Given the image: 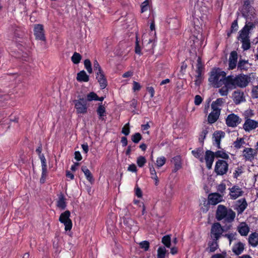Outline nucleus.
<instances>
[{
	"mask_svg": "<svg viewBox=\"0 0 258 258\" xmlns=\"http://www.w3.org/2000/svg\"><path fill=\"white\" fill-rule=\"evenodd\" d=\"M228 76L226 73L219 68H213L210 73L208 81L210 84L214 88H220L219 93L222 96L228 95V87H227Z\"/></svg>",
	"mask_w": 258,
	"mask_h": 258,
	"instance_id": "f257e3e1",
	"label": "nucleus"
},
{
	"mask_svg": "<svg viewBox=\"0 0 258 258\" xmlns=\"http://www.w3.org/2000/svg\"><path fill=\"white\" fill-rule=\"evenodd\" d=\"M252 78L254 79L252 74L244 75L241 74L235 76L233 75L228 76L227 84L228 93L230 90L234 89L237 87L241 88L246 87L251 82Z\"/></svg>",
	"mask_w": 258,
	"mask_h": 258,
	"instance_id": "f03ea898",
	"label": "nucleus"
},
{
	"mask_svg": "<svg viewBox=\"0 0 258 258\" xmlns=\"http://www.w3.org/2000/svg\"><path fill=\"white\" fill-rule=\"evenodd\" d=\"M216 217L218 221L224 220L230 223L234 220L235 213L231 209H227L225 206L220 205L217 209Z\"/></svg>",
	"mask_w": 258,
	"mask_h": 258,
	"instance_id": "7ed1b4c3",
	"label": "nucleus"
},
{
	"mask_svg": "<svg viewBox=\"0 0 258 258\" xmlns=\"http://www.w3.org/2000/svg\"><path fill=\"white\" fill-rule=\"evenodd\" d=\"M255 28V24L252 22L246 23L243 28L239 31L237 39L239 40L250 39V31Z\"/></svg>",
	"mask_w": 258,
	"mask_h": 258,
	"instance_id": "20e7f679",
	"label": "nucleus"
},
{
	"mask_svg": "<svg viewBox=\"0 0 258 258\" xmlns=\"http://www.w3.org/2000/svg\"><path fill=\"white\" fill-rule=\"evenodd\" d=\"M257 155L256 149L251 148L245 147L242 152V157L245 162H252L256 159Z\"/></svg>",
	"mask_w": 258,
	"mask_h": 258,
	"instance_id": "39448f33",
	"label": "nucleus"
},
{
	"mask_svg": "<svg viewBox=\"0 0 258 258\" xmlns=\"http://www.w3.org/2000/svg\"><path fill=\"white\" fill-rule=\"evenodd\" d=\"M74 102L77 113L85 114L87 113L88 106L86 99L81 98L74 100Z\"/></svg>",
	"mask_w": 258,
	"mask_h": 258,
	"instance_id": "423d86ee",
	"label": "nucleus"
},
{
	"mask_svg": "<svg viewBox=\"0 0 258 258\" xmlns=\"http://www.w3.org/2000/svg\"><path fill=\"white\" fill-rule=\"evenodd\" d=\"M71 213L67 210L62 213L59 218V221L64 225L66 231L70 230L72 228V222L70 219Z\"/></svg>",
	"mask_w": 258,
	"mask_h": 258,
	"instance_id": "0eeeda50",
	"label": "nucleus"
},
{
	"mask_svg": "<svg viewBox=\"0 0 258 258\" xmlns=\"http://www.w3.org/2000/svg\"><path fill=\"white\" fill-rule=\"evenodd\" d=\"M228 170V164L226 161L218 160L215 164L214 171L217 175H223Z\"/></svg>",
	"mask_w": 258,
	"mask_h": 258,
	"instance_id": "6e6552de",
	"label": "nucleus"
},
{
	"mask_svg": "<svg viewBox=\"0 0 258 258\" xmlns=\"http://www.w3.org/2000/svg\"><path fill=\"white\" fill-rule=\"evenodd\" d=\"M242 119L236 114L231 113L229 114L226 119V123L228 126L236 127L241 123Z\"/></svg>",
	"mask_w": 258,
	"mask_h": 258,
	"instance_id": "1a4fd4ad",
	"label": "nucleus"
},
{
	"mask_svg": "<svg viewBox=\"0 0 258 258\" xmlns=\"http://www.w3.org/2000/svg\"><path fill=\"white\" fill-rule=\"evenodd\" d=\"M223 230L219 223L214 224L211 228V237L213 240H217L220 237Z\"/></svg>",
	"mask_w": 258,
	"mask_h": 258,
	"instance_id": "9d476101",
	"label": "nucleus"
},
{
	"mask_svg": "<svg viewBox=\"0 0 258 258\" xmlns=\"http://www.w3.org/2000/svg\"><path fill=\"white\" fill-rule=\"evenodd\" d=\"M34 34L37 40L45 41L43 26L41 24L35 25L34 28Z\"/></svg>",
	"mask_w": 258,
	"mask_h": 258,
	"instance_id": "9b49d317",
	"label": "nucleus"
},
{
	"mask_svg": "<svg viewBox=\"0 0 258 258\" xmlns=\"http://www.w3.org/2000/svg\"><path fill=\"white\" fill-rule=\"evenodd\" d=\"M257 127L258 121L250 118H247L243 125V128L246 132H250Z\"/></svg>",
	"mask_w": 258,
	"mask_h": 258,
	"instance_id": "f8f14e48",
	"label": "nucleus"
},
{
	"mask_svg": "<svg viewBox=\"0 0 258 258\" xmlns=\"http://www.w3.org/2000/svg\"><path fill=\"white\" fill-rule=\"evenodd\" d=\"M215 157V156L213 152L210 150H207L206 151L204 159L208 169H210L212 168Z\"/></svg>",
	"mask_w": 258,
	"mask_h": 258,
	"instance_id": "ddd939ff",
	"label": "nucleus"
},
{
	"mask_svg": "<svg viewBox=\"0 0 258 258\" xmlns=\"http://www.w3.org/2000/svg\"><path fill=\"white\" fill-rule=\"evenodd\" d=\"M225 133L222 131H218L213 134V144L218 149H221L220 146L221 140L224 137Z\"/></svg>",
	"mask_w": 258,
	"mask_h": 258,
	"instance_id": "4468645a",
	"label": "nucleus"
},
{
	"mask_svg": "<svg viewBox=\"0 0 258 258\" xmlns=\"http://www.w3.org/2000/svg\"><path fill=\"white\" fill-rule=\"evenodd\" d=\"M222 201L223 196L218 193H212L208 196V202L211 205H216Z\"/></svg>",
	"mask_w": 258,
	"mask_h": 258,
	"instance_id": "2eb2a0df",
	"label": "nucleus"
},
{
	"mask_svg": "<svg viewBox=\"0 0 258 258\" xmlns=\"http://www.w3.org/2000/svg\"><path fill=\"white\" fill-rule=\"evenodd\" d=\"M237 53L235 51H232L229 56L228 60L229 70H233L237 67Z\"/></svg>",
	"mask_w": 258,
	"mask_h": 258,
	"instance_id": "dca6fc26",
	"label": "nucleus"
},
{
	"mask_svg": "<svg viewBox=\"0 0 258 258\" xmlns=\"http://www.w3.org/2000/svg\"><path fill=\"white\" fill-rule=\"evenodd\" d=\"M212 109L213 110L209 114L208 117V120L210 123H213L217 120L221 111L220 108H214Z\"/></svg>",
	"mask_w": 258,
	"mask_h": 258,
	"instance_id": "f3484780",
	"label": "nucleus"
},
{
	"mask_svg": "<svg viewBox=\"0 0 258 258\" xmlns=\"http://www.w3.org/2000/svg\"><path fill=\"white\" fill-rule=\"evenodd\" d=\"M243 191L238 186L234 185L230 188V196L232 199H236L242 196Z\"/></svg>",
	"mask_w": 258,
	"mask_h": 258,
	"instance_id": "a211bd4d",
	"label": "nucleus"
},
{
	"mask_svg": "<svg viewBox=\"0 0 258 258\" xmlns=\"http://www.w3.org/2000/svg\"><path fill=\"white\" fill-rule=\"evenodd\" d=\"M232 97L233 100L236 104H239L245 100L243 92L239 91H234L233 93Z\"/></svg>",
	"mask_w": 258,
	"mask_h": 258,
	"instance_id": "6ab92c4d",
	"label": "nucleus"
},
{
	"mask_svg": "<svg viewBox=\"0 0 258 258\" xmlns=\"http://www.w3.org/2000/svg\"><path fill=\"white\" fill-rule=\"evenodd\" d=\"M236 210L238 214H241L243 212L247 206V202L245 199H241L237 201L236 204Z\"/></svg>",
	"mask_w": 258,
	"mask_h": 258,
	"instance_id": "aec40b11",
	"label": "nucleus"
},
{
	"mask_svg": "<svg viewBox=\"0 0 258 258\" xmlns=\"http://www.w3.org/2000/svg\"><path fill=\"white\" fill-rule=\"evenodd\" d=\"M96 79L98 80L101 89H104L107 85V80L103 74V72L96 74Z\"/></svg>",
	"mask_w": 258,
	"mask_h": 258,
	"instance_id": "412c9836",
	"label": "nucleus"
},
{
	"mask_svg": "<svg viewBox=\"0 0 258 258\" xmlns=\"http://www.w3.org/2000/svg\"><path fill=\"white\" fill-rule=\"evenodd\" d=\"M250 67L248 60L240 59L237 63V70L240 71H247Z\"/></svg>",
	"mask_w": 258,
	"mask_h": 258,
	"instance_id": "4be33fe9",
	"label": "nucleus"
},
{
	"mask_svg": "<svg viewBox=\"0 0 258 258\" xmlns=\"http://www.w3.org/2000/svg\"><path fill=\"white\" fill-rule=\"evenodd\" d=\"M204 150L202 148H197L191 151L192 155L198 159L201 162H204Z\"/></svg>",
	"mask_w": 258,
	"mask_h": 258,
	"instance_id": "5701e85b",
	"label": "nucleus"
},
{
	"mask_svg": "<svg viewBox=\"0 0 258 258\" xmlns=\"http://www.w3.org/2000/svg\"><path fill=\"white\" fill-rule=\"evenodd\" d=\"M244 248V244L241 242H238L233 245L232 250L234 254L238 255L243 252Z\"/></svg>",
	"mask_w": 258,
	"mask_h": 258,
	"instance_id": "b1692460",
	"label": "nucleus"
},
{
	"mask_svg": "<svg viewBox=\"0 0 258 258\" xmlns=\"http://www.w3.org/2000/svg\"><path fill=\"white\" fill-rule=\"evenodd\" d=\"M248 242L252 247L258 245V233L253 232L250 234L248 237Z\"/></svg>",
	"mask_w": 258,
	"mask_h": 258,
	"instance_id": "393cba45",
	"label": "nucleus"
},
{
	"mask_svg": "<svg viewBox=\"0 0 258 258\" xmlns=\"http://www.w3.org/2000/svg\"><path fill=\"white\" fill-rule=\"evenodd\" d=\"M171 162L173 163V164L174 165V167L173 170V172H176L177 171H178L179 169L181 168V158H180V156H177L173 157L171 160Z\"/></svg>",
	"mask_w": 258,
	"mask_h": 258,
	"instance_id": "a878e982",
	"label": "nucleus"
},
{
	"mask_svg": "<svg viewBox=\"0 0 258 258\" xmlns=\"http://www.w3.org/2000/svg\"><path fill=\"white\" fill-rule=\"evenodd\" d=\"M238 231L241 235L246 236L249 231V228L245 223H242L238 226Z\"/></svg>",
	"mask_w": 258,
	"mask_h": 258,
	"instance_id": "bb28decb",
	"label": "nucleus"
},
{
	"mask_svg": "<svg viewBox=\"0 0 258 258\" xmlns=\"http://www.w3.org/2000/svg\"><path fill=\"white\" fill-rule=\"evenodd\" d=\"M89 79V76L84 71H81L77 74V80L79 82H87Z\"/></svg>",
	"mask_w": 258,
	"mask_h": 258,
	"instance_id": "cd10ccee",
	"label": "nucleus"
},
{
	"mask_svg": "<svg viewBox=\"0 0 258 258\" xmlns=\"http://www.w3.org/2000/svg\"><path fill=\"white\" fill-rule=\"evenodd\" d=\"M96 111L99 116V119L103 120V117L106 116V109L105 106L103 105L102 103L99 104Z\"/></svg>",
	"mask_w": 258,
	"mask_h": 258,
	"instance_id": "c85d7f7f",
	"label": "nucleus"
},
{
	"mask_svg": "<svg viewBox=\"0 0 258 258\" xmlns=\"http://www.w3.org/2000/svg\"><path fill=\"white\" fill-rule=\"evenodd\" d=\"M82 171L84 172L86 178L90 182L92 183L94 182V179L93 177L92 174L90 171L87 168L86 166H82L81 168Z\"/></svg>",
	"mask_w": 258,
	"mask_h": 258,
	"instance_id": "c756f323",
	"label": "nucleus"
},
{
	"mask_svg": "<svg viewBox=\"0 0 258 258\" xmlns=\"http://www.w3.org/2000/svg\"><path fill=\"white\" fill-rule=\"evenodd\" d=\"M66 199L63 194H61L58 197V200L57 201V206L61 210H64L66 208Z\"/></svg>",
	"mask_w": 258,
	"mask_h": 258,
	"instance_id": "7c9ffc66",
	"label": "nucleus"
},
{
	"mask_svg": "<svg viewBox=\"0 0 258 258\" xmlns=\"http://www.w3.org/2000/svg\"><path fill=\"white\" fill-rule=\"evenodd\" d=\"M214 154L217 158H221L224 159H228L229 158L228 154L223 149L215 152Z\"/></svg>",
	"mask_w": 258,
	"mask_h": 258,
	"instance_id": "2f4dec72",
	"label": "nucleus"
},
{
	"mask_svg": "<svg viewBox=\"0 0 258 258\" xmlns=\"http://www.w3.org/2000/svg\"><path fill=\"white\" fill-rule=\"evenodd\" d=\"M150 29L151 31V35H153V36L152 38H149L148 43L149 44L152 43L151 47H153L154 41H155V36H156V32L155 31V24L153 22L151 23V24H150Z\"/></svg>",
	"mask_w": 258,
	"mask_h": 258,
	"instance_id": "473e14b6",
	"label": "nucleus"
},
{
	"mask_svg": "<svg viewBox=\"0 0 258 258\" xmlns=\"http://www.w3.org/2000/svg\"><path fill=\"white\" fill-rule=\"evenodd\" d=\"M245 144L244 139L242 138H237L233 143L234 147L239 149L241 148Z\"/></svg>",
	"mask_w": 258,
	"mask_h": 258,
	"instance_id": "72a5a7b5",
	"label": "nucleus"
},
{
	"mask_svg": "<svg viewBox=\"0 0 258 258\" xmlns=\"http://www.w3.org/2000/svg\"><path fill=\"white\" fill-rule=\"evenodd\" d=\"M218 247V244L217 240H214L213 241L209 243V246L207 250L210 252H214Z\"/></svg>",
	"mask_w": 258,
	"mask_h": 258,
	"instance_id": "f704fd0d",
	"label": "nucleus"
},
{
	"mask_svg": "<svg viewBox=\"0 0 258 258\" xmlns=\"http://www.w3.org/2000/svg\"><path fill=\"white\" fill-rule=\"evenodd\" d=\"M209 132L208 128L206 127L203 128L202 131L200 134L199 140V142L202 144H204V140L206 138V136Z\"/></svg>",
	"mask_w": 258,
	"mask_h": 258,
	"instance_id": "c9c22d12",
	"label": "nucleus"
},
{
	"mask_svg": "<svg viewBox=\"0 0 258 258\" xmlns=\"http://www.w3.org/2000/svg\"><path fill=\"white\" fill-rule=\"evenodd\" d=\"M242 43L241 48L244 51L247 50L250 48V39L240 40Z\"/></svg>",
	"mask_w": 258,
	"mask_h": 258,
	"instance_id": "e433bc0d",
	"label": "nucleus"
},
{
	"mask_svg": "<svg viewBox=\"0 0 258 258\" xmlns=\"http://www.w3.org/2000/svg\"><path fill=\"white\" fill-rule=\"evenodd\" d=\"M82 58L81 54L78 52H75L71 57L72 61L75 64H78L80 62Z\"/></svg>",
	"mask_w": 258,
	"mask_h": 258,
	"instance_id": "4c0bfd02",
	"label": "nucleus"
},
{
	"mask_svg": "<svg viewBox=\"0 0 258 258\" xmlns=\"http://www.w3.org/2000/svg\"><path fill=\"white\" fill-rule=\"evenodd\" d=\"M224 102V99L222 98H218L215 101H214L211 105L212 108H219Z\"/></svg>",
	"mask_w": 258,
	"mask_h": 258,
	"instance_id": "58836bf2",
	"label": "nucleus"
},
{
	"mask_svg": "<svg viewBox=\"0 0 258 258\" xmlns=\"http://www.w3.org/2000/svg\"><path fill=\"white\" fill-rule=\"evenodd\" d=\"M123 224L127 226L128 228H131L135 223L134 220L130 218H123Z\"/></svg>",
	"mask_w": 258,
	"mask_h": 258,
	"instance_id": "ea45409f",
	"label": "nucleus"
},
{
	"mask_svg": "<svg viewBox=\"0 0 258 258\" xmlns=\"http://www.w3.org/2000/svg\"><path fill=\"white\" fill-rule=\"evenodd\" d=\"M162 242L167 247H170L171 245V237L169 235L164 236L162 238Z\"/></svg>",
	"mask_w": 258,
	"mask_h": 258,
	"instance_id": "a19ab883",
	"label": "nucleus"
},
{
	"mask_svg": "<svg viewBox=\"0 0 258 258\" xmlns=\"http://www.w3.org/2000/svg\"><path fill=\"white\" fill-rule=\"evenodd\" d=\"M166 249L164 247H159L157 250V258H165Z\"/></svg>",
	"mask_w": 258,
	"mask_h": 258,
	"instance_id": "79ce46f5",
	"label": "nucleus"
},
{
	"mask_svg": "<svg viewBox=\"0 0 258 258\" xmlns=\"http://www.w3.org/2000/svg\"><path fill=\"white\" fill-rule=\"evenodd\" d=\"M166 162V158L161 156L160 157H158L156 160V165L158 168H160L163 166Z\"/></svg>",
	"mask_w": 258,
	"mask_h": 258,
	"instance_id": "37998d69",
	"label": "nucleus"
},
{
	"mask_svg": "<svg viewBox=\"0 0 258 258\" xmlns=\"http://www.w3.org/2000/svg\"><path fill=\"white\" fill-rule=\"evenodd\" d=\"M97 95L93 92H90L89 93V94H88L87 95V98L86 99V100L88 101H93V100H97Z\"/></svg>",
	"mask_w": 258,
	"mask_h": 258,
	"instance_id": "c03bdc74",
	"label": "nucleus"
},
{
	"mask_svg": "<svg viewBox=\"0 0 258 258\" xmlns=\"http://www.w3.org/2000/svg\"><path fill=\"white\" fill-rule=\"evenodd\" d=\"M146 162V159L144 156H139L137 160V163L139 167H142Z\"/></svg>",
	"mask_w": 258,
	"mask_h": 258,
	"instance_id": "a18cd8bd",
	"label": "nucleus"
},
{
	"mask_svg": "<svg viewBox=\"0 0 258 258\" xmlns=\"http://www.w3.org/2000/svg\"><path fill=\"white\" fill-rule=\"evenodd\" d=\"M84 66L89 74L92 73V69L91 61L89 59H85L84 61Z\"/></svg>",
	"mask_w": 258,
	"mask_h": 258,
	"instance_id": "49530a36",
	"label": "nucleus"
},
{
	"mask_svg": "<svg viewBox=\"0 0 258 258\" xmlns=\"http://www.w3.org/2000/svg\"><path fill=\"white\" fill-rule=\"evenodd\" d=\"M203 68H204V67L202 63L201 58L200 57H198V59H197L196 73H202Z\"/></svg>",
	"mask_w": 258,
	"mask_h": 258,
	"instance_id": "de8ad7c7",
	"label": "nucleus"
},
{
	"mask_svg": "<svg viewBox=\"0 0 258 258\" xmlns=\"http://www.w3.org/2000/svg\"><path fill=\"white\" fill-rule=\"evenodd\" d=\"M141 139L142 136L139 133H135L132 136V140L135 143H138Z\"/></svg>",
	"mask_w": 258,
	"mask_h": 258,
	"instance_id": "09e8293b",
	"label": "nucleus"
},
{
	"mask_svg": "<svg viewBox=\"0 0 258 258\" xmlns=\"http://www.w3.org/2000/svg\"><path fill=\"white\" fill-rule=\"evenodd\" d=\"M251 96L253 98H258V85L253 86L251 91Z\"/></svg>",
	"mask_w": 258,
	"mask_h": 258,
	"instance_id": "8fccbe9b",
	"label": "nucleus"
},
{
	"mask_svg": "<svg viewBox=\"0 0 258 258\" xmlns=\"http://www.w3.org/2000/svg\"><path fill=\"white\" fill-rule=\"evenodd\" d=\"M93 67L94 70H96L97 71L96 74L100 73L103 72L98 62L96 60H95L93 62Z\"/></svg>",
	"mask_w": 258,
	"mask_h": 258,
	"instance_id": "3c124183",
	"label": "nucleus"
},
{
	"mask_svg": "<svg viewBox=\"0 0 258 258\" xmlns=\"http://www.w3.org/2000/svg\"><path fill=\"white\" fill-rule=\"evenodd\" d=\"M122 133L125 136H127L129 135L130 133V130L129 127V123H127L125 124V125L122 128Z\"/></svg>",
	"mask_w": 258,
	"mask_h": 258,
	"instance_id": "603ef678",
	"label": "nucleus"
},
{
	"mask_svg": "<svg viewBox=\"0 0 258 258\" xmlns=\"http://www.w3.org/2000/svg\"><path fill=\"white\" fill-rule=\"evenodd\" d=\"M149 8V1L148 0L145 1L141 5V12L143 13L148 9Z\"/></svg>",
	"mask_w": 258,
	"mask_h": 258,
	"instance_id": "864d4df0",
	"label": "nucleus"
},
{
	"mask_svg": "<svg viewBox=\"0 0 258 258\" xmlns=\"http://www.w3.org/2000/svg\"><path fill=\"white\" fill-rule=\"evenodd\" d=\"M140 246L142 248L144 249L145 251H147L149 249V242L147 241H142L140 243Z\"/></svg>",
	"mask_w": 258,
	"mask_h": 258,
	"instance_id": "5fc2aeb1",
	"label": "nucleus"
},
{
	"mask_svg": "<svg viewBox=\"0 0 258 258\" xmlns=\"http://www.w3.org/2000/svg\"><path fill=\"white\" fill-rule=\"evenodd\" d=\"M238 28L237 20H234L231 26V32H236Z\"/></svg>",
	"mask_w": 258,
	"mask_h": 258,
	"instance_id": "6e6d98bb",
	"label": "nucleus"
},
{
	"mask_svg": "<svg viewBox=\"0 0 258 258\" xmlns=\"http://www.w3.org/2000/svg\"><path fill=\"white\" fill-rule=\"evenodd\" d=\"M224 236L228 239L230 244H231V242L233 240L235 239V234L233 233L226 234L224 235Z\"/></svg>",
	"mask_w": 258,
	"mask_h": 258,
	"instance_id": "4d7b16f0",
	"label": "nucleus"
},
{
	"mask_svg": "<svg viewBox=\"0 0 258 258\" xmlns=\"http://www.w3.org/2000/svg\"><path fill=\"white\" fill-rule=\"evenodd\" d=\"M226 255V252H223L222 253H218L213 255L211 258H225Z\"/></svg>",
	"mask_w": 258,
	"mask_h": 258,
	"instance_id": "13d9d810",
	"label": "nucleus"
},
{
	"mask_svg": "<svg viewBox=\"0 0 258 258\" xmlns=\"http://www.w3.org/2000/svg\"><path fill=\"white\" fill-rule=\"evenodd\" d=\"M202 98L200 95H196L195 98V104L199 105L202 102Z\"/></svg>",
	"mask_w": 258,
	"mask_h": 258,
	"instance_id": "bf43d9fd",
	"label": "nucleus"
},
{
	"mask_svg": "<svg viewBox=\"0 0 258 258\" xmlns=\"http://www.w3.org/2000/svg\"><path fill=\"white\" fill-rule=\"evenodd\" d=\"M47 171H45V172H44L43 171H42L41 177L40 179V183H44L45 179H46V177L47 176Z\"/></svg>",
	"mask_w": 258,
	"mask_h": 258,
	"instance_id": "052dcab7",
	"label": "nucleus"
},
{
	"mask_svg": "<svg viewBox=\"0 0 258 258\" xmlns=\"http://www.w3.org/2000/svg\"><path fill=\"white\" fill-rule=\"evenodd\" d=\"M127 170L132 172H136L137 171V167L134 164L130 165L128 167Z\"/></svg>",
	"mask_w": 258,
	"mask_h": 258,
	"instance_id": "680f3d73",
	"label": "nucleus"
},
{
	"mask_svg": "<svg viewBox=\"0 0 258 258\" xmlns=\"http://www.w3.org/2000/svg\"><path fill=\"white\" fill-rule=\"evenodd\" d=\"M226 189L224 184H220L217 187V190L221 193H223Z\"/></svg>",
	"mask_w": 258,
	"mask_h": 258,
	"instance_id": "e2e57ef3",
	"label": "nucleus"
},
{
	"mask_svg": "<svg viewBox=\"0 0 258 258\" xmlns=\"http://www.w3.org/2000/svg\"><path fill=\"white\" fill-rule=\"evenodd\" d=\"M242 173V170L241 169V167H238L236 168V169L235 171L234 174V177H237L239 176L241 173Z\"/></svg>",
	"mask_w": 258,
	"mask_h": 258,
	"instance_id": "0e129e2a",
	"label": "nucleus"
},
{
	"mask_svg": "<svg viewBox=\"0 0 258 258\" xmlns=\"http://www.w3.org/2000/svg\"><path fill=\"white\" fill-rule=\"evenodd\" d=\"M141 89V85L139 83L136 81H134L133 82V89L135 91H139Z\"/></svg>",
	"mask_w": 258,
	"mask_h": 258,
	"instance_id": "69168bd1",
	"label": "nucleus"
},
{
	"mask_svg": "<svg viewBox=\"0 0 258 258\" xmlns=\"http://www.w3.org/2000/svg\"><path fill=\"white\" fill-rule=\"evenodd\" d=\"M149 170L151 176H155V175H157L156 170L154 167H153V165L149 166Z\"/></svg>",
	"mask_w": 258,
	"mask_h": 258,
	"instance_id": "338daca9",
	"label": "nucleus"
},
{
	"mask_svg": "<svg viewBox=\"0 0 258 258\" xmlns=\"http://www.w3.org/2000/svg\"><path fill=\"white\" fill-rule=\"evenodd\" d=\"M75 159L78 161L82 160V155L79 151H76L75 152Z\"/></svg>",
	"mask_w": 258,
	"mask_h": 258,
	"instance_id": "774afa93",
	"label": "nucleus"
}]
</instances>
